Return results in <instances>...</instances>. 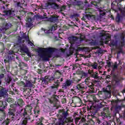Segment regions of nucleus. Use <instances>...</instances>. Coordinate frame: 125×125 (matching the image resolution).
<instances>
[{
    "mask_svg": "<svg viewBox=\"0 0 125 125\" xmlns=\"http://www.w3.org/2000/svg\"><path fill=\"white\" fill-rule=\"evenodd\" d=\"M101 116L104 117V118H108L111 116V113L109 108L105 107L104 108V111L101 113Z\"/></svg>",
    "mask_w": 125,
    "mask_h": 125,
    "instance_id": "14",
    "label": "nucleus"
},
{
    "mask_svg": "<svg viewBox=\"0 0 125 125\" xmlns=\"http://www.w3.org/2000/svg\"><path fill=\"white\" fill-rule=\"evenodd\" d=\"M17 103V105L18 106H20V107H23L24 106V101L22 99H19L17 100V102H15V103Z\"/></svg>",
    "mask_w": 125,
    "mask_h": 125,
    "instance_id": "24",
    "label": "nucleus"
},
{
    "mask_svg": "<svg viewBox=\"0 0 125 125\" xmlns=\"http://www.w3.org/2000/svg\"><path fill=\"white\" fill-rule=\"evenodd\" d=\"M33 111L35 115H37V114H40V107L37 105L34 107Z\"/></svg>",
    "mask_w": 125,
    "mask_h": 125,
    "instance_id": "33",
    "label": "nucleus"
},
{
    "mask_svg": "<svg viewBox=\"0 0 125 125\" xmlns=\"http://www.w3.org/2000/svg\"><path fill=\"white\" fill-rule=\"evenodd\" d=\"M104 102L101 103L99 104H97L94 106H90V111L92 113L91 115L94 116L96 114L98 110L104 107Z\"/></svg>",
    "mask_w": 125,
    "mask_h": 125,
    "instance_id": "8",
    "label": "nucleus"
},
{
    "mask_svg": "<svg viewBox=\"0 0 125 125\" xmlns=\"http://www.w3.org/2000/svg\"><path fill=\"white\" fill-rule=\"evenodd\" d=\"M32 110L33 106H32V104L26 105L25 108H22L21 110V117H22V119L20 122L21 125H27L28 121L32 120L31 115H32Z\"/></svg>",
    "mask_w": 125,
    "mask_h": 125,
    "instance_id": "1",
    "label": "nucleus"
},
{
    "mask_svg": "<svg viewBox=\"0 0 125 125\" xmlns=\"http://www.w3.org/2000/svg\"><path fill=\"white\" fill-rule=\"evenodd\" d=\"M82 78H84L85 77H87V73H86L85 72L82 73Z\"/></svg>",
    "mask_w": 125,
    "mask_h": 125,
    "instance_id": "57",
    "label": "nucleus"
},
{
    "mask_svg": "<svg viewBox=\"0 0 125 125\" xmlns=\"http://www.w3.org/2000/svg\"><path fill=\"white\" fill-rule=\"evenodd\" d=\"M117 123L118 125H122V122H121V120H120V119H117Z\"/></svg>",
    "mask_w": 125,
    "mask_h": 125,
    "instance_id": "58",
    "label": "nucleus"
},
{
    "mask_svg": "<svg viewBox=\"0 0 125 125\" xmlns=\"http://www.w3.org/2000/svg\"><path fill=\"white\" fill-rule=\"evenodd\" d=\"M106 63H107V65L108 68H110V67H111V62H109V61H108L106 62Z\"/></svg>",
    "mask_w": 125,
    "mask_h": 125,
    "instance_id": "63",
    "label": "nucleus"
},
{
    "mask_svg": "<svg viewBox=\"0 0 125 125\" xmlns=\"http://www.w3.org/2000/svg\"><path fill=\"white\" fill-rule=\"evenodd\" d=\"M85 82V85H87L88 84H89L90 83H91V80H90V77H87L84 81Z\"/></svg>",
    "mask_w": 125,
    "mask_h": 125,
    "instance_id": "38",
    "label": "nucleus"
},
{
    "mask_svg": "<svg viewBox=\"0 0 125 125\" xmlns=\"http://www.w3.org/2000/svg\"><path fill=\"white\" fill-rule=\"evenodd\" d=\"M98 0V2H96L95 1H91L90 2V4L88 5V6H90L91 7H95L98 9H100V8H101V7H100V6L101 5L100 2L102 0Z\"/></svg>",
    "mask_w": 125,
    "mask_h": 125,
    "instance_id": "12",
    "label": "nucleus"
},
{
    "mask_svg": "<svg viewBox=\"0 0 125 125\" xmlns=\"http://www.w3.org/2000/svg\"><path fill=\"white\" fill-rule=\"evenodd\" d=\"M120 109H121V106H115V110H116V111H117V110H120Z\"/></svg>",
    "mask_w": 125,
    "mask_h": 125,
    "instance_id": "64",
    "label": "nucleus"
},
{
    "mask_svg": "<svg viewBox=\"0 0 125 125\" xmlns=\"http://www.w3.org/2000/svg\"><path fill=\"white\" fill-rule=\"evenodd\" d=\"M6 95V89L2 88L0 90V97H4Z\"/></svg>",
    "mask_w": 125,
    "mask_h": 125,
    "instance_id": "26",
    "label": "nucleus"
},
{
    "mask_svg": "<svg viewBox=\"0 0 125 125\" xmlns=\"http://www.w3.org/2000/svg\"><path fill=\"white\" fill-rule=\"evenodd\" d=\"M97 66H98L97 63H95L93 65H92V68H93V69H97Z\"/></svg>",
    "mask_w": 125,
    "mask_h": 125,
    "instance_id": "51",
    "label": "nucleus"
},
{
    "mask_svg": "<svg viewBox=\"0 0 125 125\" xmlns=\"http://www.w3.org/2000/svg\"><path fill=\"white\" fill-rule=\"evenodd\" d=\"M35 85L29 81H26L25 83V87H34Z\"/></svg>",
    "mask_w": 125,
    "mask_h": 125,
    "instance_id": "29",
    "label": "nucleus"
},
{
    "mask_svg": "<svg viewBox=\"0 0 125 125\" xmlns=\"http://www.w3.org/2000/svg\"><path fill=\"white\" fill-rule=\"evenodd\" d=\"M84 49L83 47H77V49L76 50V51H83Z\"/></svg>",
    "mask_w": 125,
    "mask_h": 125,
    "instance_id": "49",
    "label": "nucleus"
},
{
    "mask_svg": "<svg viewBox=\"0 0 125 125\" xmlns=\"http://www.w3.org/2000/svg\"><path fill=\"white\" fill-rule=\"evenodd\" d=\"M75 100L78 101L77 103H81V102H82V100L80 98H76Z\"/></svg>",
    "mask_w": 125,
    "mask_h": 125,
    "instance_id": "61",
    "label": "nucleus"
},
{
    "mask_svg": "<svg viewBox=\"0 0 125 125\" xmlns=\"http://www.w3.org/2000/svg\"><path fill=\"white\" fill-rule=\"evenodd\" d=\"M4 77L3 74H0V84H1V79Z\"/></svg>",
    "mask_w": 125,
    "mask_h": 125,
    "instance_id": "60",
    "label": "nucleus"
},
{
    "mask_svg": "<svg viewBox=\"0 0 125 125\" xmlns=\"http://www.w3.org/2000/svg\"><path fill=\"white\" fill-rule=\"evenodd\" d=\"M105 14H106V13L102 11H100V16L101 17L104 16V15H105Z\"/></svg>",
    "mask_w": 125,
    "mask_h": 125,
    "instance_id": "52",
    "label": "nucleus"
},
{
    "mask_svg": "<svg viewBox=\"0 0 125 125\" xmlns=\"http://www.w3.org/2000/svg\"><path fill=\"white\" fill-rule=\"evenodd\" d=\"M12 121L10 118H6V120L1 123L0 125H9V124Z\"/></svg>",
    "mask_w": 125,
    "mask_h": 125,
    "instance_id": "23",
    "label": "nucleus"
},
{
    "mask_svg": "<svg viewBox=\"0 0 125 125\" xmlns=\"http://www.w3.org/2000/svg\"><path fill=\"white\" fill-rule=\"evenodd\" d=\"M110 46H116V45H117V42L115 40H111L110 41Z\"/></svg>",
    "mask_w": 125,
    "mask_h": 125,
    "instance_id": "41",
    "label": "nucleus"
},
{
    "mask_svg": "<svg viewBox=\"0 0 125 125\" xmlns=\"http://www.w3.org/2000/svg\"><path fill=\"white\" fill-rule=\"evenodd\" d=\"M10 27V25L9 23H6L4 26L3 30L6 31V30H8Z\"/></svg>",
    "mask_w": 125,
    "mask_h": 125,
    "instance_id": "43",
    "label": "nucleus"
},
{
    "mask_svg": "<svg viewBox=\"0 0 125 125\" xmlns=\"http://www.w3.org/2000/svg\"><path fill=\"white\" fill-rule=\"evenodd\" d=\"M48 82L49 83H52L54 81L53 86L50 87V89H53V90H58V87L60 86V83L63 82V78H60L56 79L53 76H48Z\"/></svg>",
    "mask_w": 125,
    "mask_h": 125,
    "instance_id": "5",
    "label": "nucleus"
},
{
    "mask_svg": "<svg viewBox=\"0 0 125 125\" xmlns=\"http://www.w3.org/2000/svg\"><path fill=\"white\" fill-rule=\"evenodd\" d=\"M95 123L96 124H98V125H111V124L108 123L107 122L104 121V122L102 123L101 120L99 119L98 117H95Z\"/></svg>",
    "mask_w": 125,
    "mask_h": 125,
    "instance_id": "19",
    "label": "nucleus"
},
{
    "mask_svg": "<svg viewBox=\"0 0 125 125\" xmlns=\"http://www.w3.org/2000/svg\"><path fill=\"white\" fill-rule=\"evenodd\" d=\"M9 54L10 56H8L5 58V59L4 60V63H9L10 61H11L13 58H15V57L13 56V55H15V53H14V51H9Z\"/></svg>",
    "mask_w": 125,
    "mask_h": 125,
    "instance_id": "11",
    "label": "nucleus"
},
{
    "mask_svg": "<svg viewBox=\"0 0 125 125\" xmlns=\"http://www.w3.org/2000/svg\"><path fill=\"white\" fill-rule=\"evenodd\" d=\"M21 114L18 112H16V109L9 108L7 113L8 119L12 121H19Z\"/></svg>",
    "mask_w": 125,
    "mask_h": 125,
    "instance_id": "3",
    "label": "nucleus"
},
{
    "mask_svg": "<svg viewBox=\"0 0 125 125\" xmlns=\"http://www.w3.org/2000/svg\"><path fill=\"white\" fill-rule=\"evenodd\" d=\"M98 72L96 71L95 73L91 74V78H93L95 80H98L100 79V77L99 76Z\"/></svg>",
    "mask_w": 125,
    "mask_h": 125,
    "instance_id": "28",
    "label": "nucleus"
},
{
    "mask_svg": "<svg viewBox=\"0 0 125 125\" xmlns=\"http://www.w3.org/2000/svg\"><path fill=\"white\" fill-rule=\"evenodd\" d=\"M4 14H2V16H8L9 17H16L18 19L21 20V17L19 16L16 15L17 14V11L12 9L9 10H4L3 11Z\"/></svg>",
    "mask_w": 125,
    "mask_h": 125,
    "instance_id": "6",
    "label": "nucleus"
},
{
    "mask_svg": "<svg viewBox=\"0 0 125 125\" xmlns=\"http://www.w3.org/2000/svg\"><path fill=\"white\" fill-rule=\"evenodd\" d=\"M7 106V102L6 101H0V111H3V109H5Z\"/></svg>",
    "mask_w": 125,
    "mask_h": 125,
    "instance_id": "20",
    "label": "nucleus"
},
{
    "mask_svg": "<svg viewBox=\"0 0 125 125\" xmlns=\"http://www.w3.org/2000/svg\"><path fill=\"white\" fill-rule=\"evenodd\" d=\"M43 19H46L49 22H52V23H57L58 22V17L54 15L50 16V18L47 17H44Z\"/></svg>",
    "mask_w": 125,
    "mask_h": 125,
    "instance_id": "13",
    "label": "nucleus"
},
{
    "mask_svg": "<svg viewBox=\"0 0 125 125\" xmlns=\"http://www.w3.org/2000/svg\"><path fill=\"white\" fill-rule=\"evenodd\" d=\"M85 17L88 19L89 18H91V19H95L96 16L94 15H90V14H86Z\"/></svg>",
    "mask_w": 125,
    "mask_h": 125,
    "instance_id": "37",
    "label": "nucleus"
},
{
    "mask_svg": "<svg viewBox=\"0 0 125 125\" xmlns=\"http://www.w3.org/2000/svg\"><path fill=\"white\" fill-rule=\"evenodd\" d=\"M113 81L115 82V83H119L121 80H120V78H119L117 75H114L113 77Z\"/></svg>",
    "mask_w": 125,
    "mask_h": 125,
    "instance_id": "30",
    "label": "nucleus"
},
{
    "mask_svg": "<svg viewBox=\"0 0 125 125\" xmlns=\"http://www.w3.org/2000/svg\"><path fill=\"white\" fill-rule=\"evenodd\" d=\"M69 110H67L66 111H62V115L60 118L59 119V123L58 125H65L66 124V120H67L68 123H73L74 122V119L72 118H67V117L69 116V112L68 111Z\"/></svg>",
    "mask_w": 125,
    "mask_h": 125,
    "instance_id": "4",
    "label": "nucleus"
},
{
    "mask_svg": "<svg viewBox=\"0 0 125 125\" xmlns=\"http://www.w3.org/2000/svg\"><path fill=\"white\" fill-rule=\"evenodd\" d=\"M75 5H77L79 7V9H83V2L81 1H75Z\"/></svg>",
    "mask_w": 125,
    "mask_h": 125,
    "instance_id": "25",
    "label": "nucleus"
},
{
    "mask_svg": "<svg viewBox=\"0 0 125 125\" xmlns=\"http://www.w3.org/2000/svg\"><path fill=\"white\" fill-rule=\"evenodd\" d=\"M87 89V86L85 85V83H82L77 84L75 87V90H77V92L83 91V90H84V89Z\"/></svg>",
    "mask_w": 125,
    "mask_h": 125,
    "instance_id": "10",
    "label": "nucleus"
},
{
    "mask_svg": "<svg viewBox=\"0 0 125 125\" xmlns=\"http://www.w3.org/2000/svg\"><path fill=\"white\" fill-rule=\"evenodd\" d=\"M56 93V90L53 89H51L50 91L46 92L47 95H52V98L49 99V102L50 104H53L54 106L58 102V99L56 98V95H55Z\"/></svg>",
    "mask_w": 125,
    "mask_h": 125,
    "instance_id": "7",
    "label": "nucleus"
},
{
    "mask_svg": "<svg viewBox=\"0 0 125 125\" xmlns=\"http://www.w3.org/2000/svg\"><path fill=\"white\" fill-rule=\"evenodd\" d=\"M21 50L24 53H26L28 56H30V52H29V49L28 48L22 47Z\"/></svg>",
    "mask_w": 125,
    "mask_h": 125,
    "instance_id": "31",
    "label": "nucleus"
},
{
    "mask_svg": "<svg viewBox=\"0 0 125 125\" xmlns=\"http://www.w3.org/2000/svg\"><path fill=\"white\" fill-rule=\"evenodd\" d=\"M22 39H24V40H26V42H27L28 40H29V36H27V35L23 34V35L22 36Z\"/></svg>",
    "mask_w": 125,
    "mask_h": 125,
    "instance_id": "47",
    "label": "nucleus"
},
{
    "mask_svg": "<svg viewBox=\"0 0 125 125\" xmlns=\"http://www.w3.org/2000/svg\"><path fill=\"white\" fill-rule=\"evenodd\" d=\"M17 84L20 86H22L23 87H25V83L23 81H21L20 82H18Z\"/></svg>",
    "mask_w": 125,
    "mask_h": 125,
    "instance_id": "42",
    "label": "nucleus"
},
{
    "mask_svg": "<svg viewBox=\"0 0 125 125\" xmlns=\"http://www.w3.org/2000/svg\"><path fill=\"white\" fill-rule=\"evenodd\" d=\"M98 63H99V65L101 67H103V66L104 65V62L102 61H101V62H99V61H98Z\"/></svg>",
    "mask_w": 125,
    "mask_h": 125,
    "instance_id": "55",
    "label": "nucleus"
},
{
    "mask_svg": "<svg viewBox=\"0 0 125 125\" xmlns=\"http://www.w3.org/2000/svg\"><path fill=\"white\" fill-rule=\"evenodd\" d=\"M67 100H66V99L63 98L62 100V104H65V103H66Z\"/></svg>",
    "mask_w": 125,
    "mask_h": 125,
    "instance_id": "62",
    "label": "nucleus"
},
{
    "mask_svg": "<svg viewBox=\"0 0 125 125\" xmlns=\"http://www.w3.org/2000/svg\"><path fill=\"white\" fill-rule=\"evenodd\" d=\"M80 15L78 14H73L72 16V18H78Z\"/></svg>",
    "mask_w": 125,
    "mask_h": 125,
    "instance_id": "50",
    "label": "nucleus"
},
{
    "mask_svg": "<svg viewBox=\"0 0 125 125\" xmlns=\"http://www.w3.org/2000/svg\"><path fill=\"white\" fill-rule=\"evenodd\" d=\"M88 91L90 92V93H93L94 92V88L93 87V85H89L88 86Z\"/></svg>",
    "mask_w": 125,
    "mask_h": 125,
    "instance_id": "36",
    "label": "nucleus"
},
{
    "mask_svg": "<svg viewBox=\"0 0 125 125\" xmlns=\"http://www.w3.org/2000/svg\"><path fill=\"white\" fill-rule=\"evenodd\" d=\"M117 69H118V64H117V62H115V63L113 64L112 70L115 71V70H117Z\"/></svg>",
    "mask_w": 125,
    "mask_h": 125,
    "instance_id": "46",
    "label": "nucleus"
},
{
    "mask_svg": "<svg viewBox=\"0 0 125 125\" xmlns=\"http://www.w3.org/2000/svg\"><path fill=\"white\" fill-rule=\"evenodd\" d=\"M10 107L11 109H16L18 107L17 104L15 103V104L13 103L10 105Z\"/></svg>",
    "mask_w": 125,
    "mask_h": 125,
    "instance_id": "40",
    "label": "nucleus"
},
{
    "mask_svg": "<svg viewBox=\"0 0 125 125\" xmlns=\"http://www.w3.org/2000/svg\"><path fill=\"white\" fill-rule=\"evenodd\" d=\"M101 37H102V40L103 41H106V42H110L111 41V36L109 34L101 33Z\"/></svg>",
    "mask_w": 125,
    "mask_h": 125,
    "instance_id": "17",
    "label": "nucleus"
},
{
    "mask_svg": "<svg viewBox=\"0 0 125 125\" xmlns=\"http://www.w3.org/2000/svg\"><path fill=\"white\" fill-rule=\"evenodd\" d=\"M74 82H76V83H79V82H81V81H82V78L80 79L74 78Z\"/></svg>",
    "mask_w": 125,
    "mask_h": 125,
    "instance_id": "53",
    "label": "nucleus"
},
{
    "mask_svg": "<svg viewBox=\"0 0 125 125\" xmlns=\"http://www.w3.org/2000/svg\"><path fill=\"white\" fill-rule=\"evenodd\" d=\"M121 18H122V15H121L119 13H117V17L115 18V21L117 22V23H120V22H121Z\"/></svg>",
    "mask_w": 125,
    "mask_h": 125,
    "instance_id": "34",
    "label": "nucleus"
},
{
    "mask_svg": "<svg viewBox=\"0 0 125 125\" xmlns=\"http://www.w3.org/2000/svg\"><path fill=\"white\" fill-rule=\"evenodd\" d=\"M78 67H80V64H79L78 63H76L75 64V65H73L72 70H75V69H77Z\"/></svg>",
    "mask_w": 125,
    "mask_h": 125,
    "instance_id": "48",
    "label": "nucleus"
},
{
    "mask_svg": "<svg viewBox=\"0 0 125 125\" xmlns=\"http://www.w3.org/2000/svg\"><path fill=\"white\" fill-rule=\"evenodd\" d=\"M68 40H69L71 44H73L75 43L76 41H78V38L76 36H71L68 38Z\"/></svg>",
    "mask_w": 125,
    "mask_h": 125,
    "instance_id": "27",
    "label": "nucleus"
},
{
    "mask_svg": "<svg viewBox=\"0 0 125 125\" xmlns=\"http://www.w3.org/2000/svg\"><path fill=\"white\" fill-rule=\"evenodd\" d=\"M27 42H28V44H30L31 46H33L34 43L32 42H31L30 39L28 40V41Z\"/></svg>",
    "mask_w": 125,
    "mask_h": 125,
    "instance_id": "56",
    "label": "nucleus"
},
{
    "mask_svg": "<svg viewBox=\"0 0 125 125\" xmlns=\"http://www.w3.org/2000/svg\"><path fill=\"white\" fill-rule=\"evenodd\" d=\"M56 0H49V1L46 3L47 6H51L53 9H59V5L55 3Z\"/></svg>",
    "mask_w": 125,
    "mask_h": 125,
    "instance_id": "9",
    "label": "nucleus"
},
{
    "mask_svg": "<svg viewBox=\"0 0 125 125\" xmlns=\"http://www.w3.org/2000/svg\"><path fill=\"white\" fill-rule=\"evenodd\" d=\"M27 66H28V64L24 62H21L20 63V67L21 69L24 68V67H27Z\"/></svg>",
    "mask_w": 125,
    "mask_h": 125,
    "instance_id": "39",
    "label": "nucleus"
},
{
    "mask_svg": "<svg viewBox=\"0 0 125 125\" xmlns=\"http://www.w3.org/2000/svg\"><path fill=\"white\" fill-rule=\"evenodd\" d=\"M103 89L105 98H111V87L108 86V87L105 88H103Z\"/></svg>",
    "mask_w": 125,
    "mask_h": 125,
    "instance_id": "15",
    "label": "nucleus"
},
{
    "mask_svg": "<svg viewBox=\"0 0 125 125\" xmlns=\"http://www.w3.org/2000/svg\"><path fill=\"white\" fill-rule=\"evenodd\" d=\"M124 45H125V41H121L120 43V46L119 47H123V46H124Z\"/></svg>",
    "mask_w": 125,
    "mask_h": 125,
    "instance_id": "54",
    "label": "nucleus"
},
{
    "mask_svg": "<svg viewBox=\"0 0 125 125\" xmlns=\"http://www.w3.org/2000/svg\"><path fill=\"white\" fill-rule=\"evenodd\" d=\"M26 26L28 27V28H31V27L33 26V20H32V18L30 17L27 18Z\"/></svg>",
    "mask_w": 125,
    "mask_h": 125,
    "instance_id": "21",
    "label": "nucleus"
},
{
    "mask_svg": "<svg viewBox=\"0 0 125 125\" xmlns=\"http://www.w3.org/2000/svg\"><path fill=\"white\" fill-rule=\"evenodd\" d=\"M72 85V80H67L62 85V88L67 89L69 86Z\"/></svg>",
    "mask_w": 125,
    "mask_h": 125,
    "instance_id": "18",
    "label": "nucleus"
},
{
    "mask_svg": "<svg viewBox=\"0 0 125 125\" xmlns=\"http://www.w3.org/2000/svg\"><path fill=\"white\" fill-rule=\"evenodd\" d=\"M48 76H46L44 78H42V84H45V85H47V84H48Z\"/></svg>",
    "mask_w": 125,
    "mask_h": 125,
    "instance_id": "22",
    "label": "nucleus"
},
{
    "mask_svg": "<svg viewBox=\"0 0 125 125\" xmlns=\"http://www.w3.org/2000/svg\"><path fill=\"white\" fill-rule=\"evenodd\" d=\"M32 92V90L29 88H23V93L24 95V97H25L26 99L28 97H30L31 95V93Z\"/></svg>",
    "mask_w": 125,
    "mask_h": 125,
    "instance_id": "16",
    "label": "nucleus"
},
{
    "mask_svg": "<svg viewBox=\"0 0 125 125\" xmlns=\"http://www.w3.org/2000/svg\"><path fill=\"white\" fill-rule=\"evenodd\" d=\"M119 51L118 52V53H123V47H119Z\"/></svg>",
    "mask_w": 125,
    "mask_h": 125,
    "instance_id": "59",
    "label": "nucleus"
},
{
    "mask_svg": "<svg viewBox=\"0 0 125 125\" xmlns=\"http://www.w3.org/2000/svg\"><path fill=\"white\" fill-rule=\"evenodd\" d=\"M7 102H8V103H13L14 102V99L11 98H8L7 99Z\"/></svg>",
    "mask_w": 125,
    "mask_h": 125,
    "instance_id": "44",
    "label": "nucleus"
},
{
    "mask_svg": "<svg viewBox=\"0 0 125 125\" xmlns=\"http://www.w3.org/2000/svg\"><path fill=\"white\" fill-rule=\"evenodd\" d=\"M36 125H42V118L38 119L36 120V122L35 123Z\"/></svg>",
    "mask_w": 125,
    "mask_h": 125,
    "instance_id": "35",
    "label": "nucleus"
},
{
    "mask_svg": "<svg viewBox=\"0 0 125 125\" xmlns=\"http://www.w3.org/2000/svg\"><path fill=\"white\" fill-rule=\"evenodd\" d=\"M57 30V24H55L51 27V31H55Z\"/></svg>",
    "mask_w": 125,
    "mask_h": 125,
    "instance_id": "45",
    "label": "nucleus"
},
{
    "mask_svg": "<svg viewBox=\"0 0 125 125\" xmlns=\"http://www.w3.org/2000/svg\"><path fill=\"white\" fill-rule=\"evenodd\" d=\"M55 51H56V48L52 47H39L37 50V52H38L40 59L44 62L49 61V58H51L52 54Z\"/></svg>",
    "mask_w": 125,
    "mask_h": 125,
    "instance_id": "2",
    "label": "nucleus"
},
{
    "mask_svg": "<svg viewBox=\"0 0 125 125\" xmlns=\"http://www.w3.org/2000/svg\"><path fill=\"white\" fill-rule=\"evenodd\" d=\"M75 50H76V49H75V47H73V44H71L70 47L69 48V54H70V55H72V54H74Z\"/></svg>",
    "mask_w": 125,
    "mask_h": 125,
    "instance_id": "32",
    "label": "nucleus"
}]
</instances>
